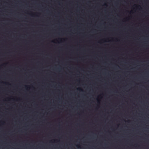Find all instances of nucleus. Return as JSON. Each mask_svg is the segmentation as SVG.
Returning <instances> with one entry per match:
<instances>
[{
    "instance_id": "obj_4",
    "label": "nucleus",
    "mask_w": 149,
    "mask_h": 149,
    "mask_svg": "<svg viewBox=\"0 0 149 149\" xmlns=\"http://www.w3.org/2000/svg\"><path fill=\"white\" fill-rule=\"evenodd\" d=\"M131 13L132 12V10H131Z\"/></svg>"
},
{
    "instance_id": "obj_5",
    "label": "nucleus",
    "mask_w": 149,
    "mask_h": 149,
    "mask_svg": "<svg viewBox=\"0 0 149 149\" xmlns=\"http://www.w3.org/2000/svg\"><path fill=\"white\" fill-rule=\"evenodd\" d=\"M131 18H132V17H131Z\"/></svg>"
},
{
    "instance_id": "obj_8",
    "label": "nucleus",
    "mask_w": 149,
    "mask_h": 149,
    "mask_svg": "<svg viewBox=\"0 0 149 149\" xmlns=\"http://www.w3.org/2000/svg\"><path fill=\"white\" fill-rule=\"evenodd\" d=\"M131 42H132V41H131Z\"/></svg>"
},
{
    "instance_id": "obj_6",
    "label": "nucleus",
    "mask_w": 149,
    "mask_h": 149,
    "mask_svg": "<svg viewBox=\"0 0 149 149\" xmlns=\"http://www.w3.org/2000/svg\"><path fill=\"white\" fill-rule=\"evenodd\" d=\"M131 8H132V7H131Z\"/></svg>"
},
{
    "instance_id": "obj_10",
    "label": "nucleus",
    "mask_w": 149,
    "mask_h": 149,
    "mask_svg": "<svg viewBox=\"0 0 149 149\" xmlns=\"http://www.w3.org/2000/svg\"><path fill=\"white\" fill-rule=\"evenodd\" d=\"M131 82H132V81H131Z\"/></svg>"
},
{
    "instance_id": "obj_14",
    "label": "nucleus",
    "mask_w": 149,
    "mask_h": 149,
    "mask_svg": "<svg viewBox=\"0 0 149 149\" xmlns=\"http://www.w3.org/2000/svg\"><path fill=\"white\" fill-rule=\"evenodd\" d=\"M131 146L132 145V144H131Z\"/></svg>"
},
{
    "instance_id": "obj_12",
    "label": "nucleus",
    "mask_w": 149,
    "mask_h": 149,
    "mask_svg": "<svg viewBox=\"0 0 149 149\" xmlns=\"http://www.w3.org/2000/svg\"><path fill=\"white\" fill-rule=\"evenodd\" d=\"M131 125H132V124H131Z\"/></svg>"
},
{
    "instance_id": "obj_3",
    "label": "nucleus",
    "mask_w": 149,
    "mask_h": 149,
    "mask_svg": "<svg viewBox=\"0 0 149 149\" xmlns=\"http://www.w3.org/2000/svg\"><path fill=\"white\" fill-rule=\"evenodd\" d=\"M25 87L26 88H27L28 87V86H25Z\"/></svg>"
},
{
    "instance_id": "obj_13",
    "label": "nucleus",
    "mask_w": 149,
    "mask_h": 149,
    "mask_svg": "<svg viewBox=\"0 0 149 149\" xmlns=\"http://www.w3.org/2000/svg\"><path fill=\"white\" fill-rule=\"evenodd\" d=\"M131 140H132V139H131Z\"/></svg>"
},
{
    "instance_id": "obj_7",
    "label": "nucleus",
    "mask_w": 149,
    "mask_h": 149,
    "mask_svg": "<svg viewBox=\"0 0 149 149\" xmlns=\"http://www.w3.org/2000/svg\"><path fill=\"white\" fill-rule=\"evenodd\" d=\"M131 24H132V23H131Z\"/></svg>"
},
{
    "instance_id": "obj_11",
    "label": "nucleus",
    "mask_w": 149,
    "mask_h": 149,
    "mask_svg": "<svg viewBox=\"0 0 149 149\" xmlns=\"http://www.w3.org/2000/svg\"><path fill=\"white\" fill-rule=\"evenodd\" d=\"M131 108L132 107H131Z\"/></svg>"
},
{
    "instance_id": "obj_1",
    "label": "nucleus",
    "mask_w": 149,
    "mask_h": 149,
    "mask_svg": "<svg viewBox=\"0 0 149 149\" xmlns=\"http://www.w3.org/2000/svg\"><path fill=\"white\" fill-rule=\"evenodd\" d=\"M77 89H78V90H79L81 91H83L82 89H81V88H78Z\"/></svg>"
},
{
    "instance_id": "obj_2",
    "label": "nucleus",
    "mask_w": 149,
    "mask_h": 149,
    "mask_svg": "<svg viewBox=\"0 0 149 149\" xmlns=\"http://www.w3.org/2000/svg\"><path fill=\"white\" fill-rule=\"evenodd\" d=\"M140 7V6L139 5H138L137 6V8H139Z\"/></svg>"
},
{
    "instance_id": "obj_9",
    "label": "nucleus",
    "mask_w": 149,
    "mask_h": 149,
    "mask_svg": "<svg viewBox=\"0 0 149 149\" xmlns=\"http://www.w3.org/2000/svg\"><path fill=\"white\" fill-rule=\"evenodd\" d=\"M131 51H132V50H131Z\"/></svg>"
}]
</instances>
